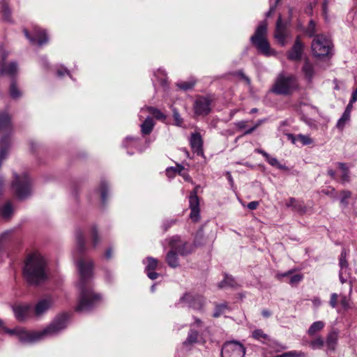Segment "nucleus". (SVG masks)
Masks as SVG:
<instances>
[{
	"instance_id": "obj_48",
	"label": "nucleus",
	"mask_w": 357,
	"mask_h": 357,
	"mask_svg": "<svg viewBox=\"0 0 357 357\" xmlns=\"http://www.w3.org/2000/svg\"><path fill=\"white\" fill-rule=\"evenodd\" d=\"M339 264L340 266V270L346 271L347 268V262L346 260V253L344 251H342L340 255Z\"/></svg>"
},
{
	"instance_id": "obj_22",
	"label": "nucleus",
	"mask_w": 357,
	"mask_h": 357,
	"mask_svg": "<svg viewBox=\"0 0 357 357\" xmlns=\"http://www.w3.org/2000/svg\"><path fill=\"white\" fill-rule=\"evenodd\" d=\"M85 250V239L83 234L79 231L76 233V249L73 252L74 258L79 257L80 254Z\"/></svg>"
},
{
	"instance_id": "obj_24",
	"label": "nucleus",
	"mask_w": 357,
	"mask_h": 357,
	"mask_svg": "<svg viewBox=\"0 0 357 357\" xmlns=\"http://www.w3.org/2000/svg\"><path fill=\"white\" fill-rule=\"evenodd\" d=\"M287 137L293 144H296L297 142H301L302 145H308L312 143V139L307 135L300 134L295 136L292 134H289Z\"/></svg>"
},
{
	"instance_id": "obj_59",
	"label": "nucleus",
	"mask_w": 357,
	"mask_h": 357,
	"mask_svg": "<svg viewBox=\"0 0 357 357\" xmlns=\"http://www.w3.org/2000/svg\"><path fill=\"white\" fill-rule=\"evenodd\" d=\"M280 0H275V3L270 6L268 11L266 13V17H270L272 13L275 11L277 4Z\"/></svg>"
},
{
	"instance_id": "obj_39",
	"label": "nucleus",
	"mask_w": 357,
	"mask_h": 357,
	"mask_svg": "<svg viewBox=\"0 0 357 357\" xmlns=\"http://www.w3.org/2000/svg\"><path fill=\"white\" fill-rule=\"evenodd\" d=\"M146 261L147 265L145 268L146 271H154L156 269L158 265V261L156 259L149 257L146 258Z\"/></svg>"
},
{
	"instance_id": "obj_33",
	"label": "nucleus",
	"mask_w": 357,
	"mask_h": 357,
	"mask_svg": "<svg viewBox=\"0 0 357 357\" xmlns=\"http://www.w3.org/2000/svg\"><path fill=\"white\" fill-rule=\"evenodd\" d=\"M309 344L310 347L314 350L321 349L324 347L325 342L324 339L319 335L317 336L314 339L312 340Z\"/></svg>"
},
{
	"instance_id": "obj_57",
	"label": "nucleus",
	"mask_w": 357,
	"mask_h": 357,
	"mask_svg": "<svg viewBox=\"0 0 357 357\" xmlns=\"http://www.w3.org/2000/svg\"><path fill=\"white\" fill-rule=\"evenodd\" d=\"M262 120H259L258 121L255 125L254 126H252V128L246 130L245 132H244V135H250L251 134L254 130H255L262 123Z\"/></svg>"
},
{
	"instance_id": "obj_29",
	"label": "nucleus",
	"mask_w": 357,
	"mask_h": 357,
	"mask_svg": "<svg viewBox=\"0 0 357 357\" xmlns=\"http://www.w3.org/2000/svg\"><path fill=\"white\" fill-rule=\"evenodd\" d=\"M325 324L322 321H317L312 324L307 330V334L310 337L314 336L317 333L321 331L324 328Z\"/></svg>"
},
{
	"instance_id": "obj_17",
	"label": "nucleus",
	"mask_w": 357,
	"mask_h": 357,
	"mask_svg": "<svg viewBox=\"0 0 357 357\" xmlns=\"http://www.w3.org/2000/svg\"><path fill=\"white\" fill-rule=\"evenodd\" d=\"M275 38L282 45L284 46L286 43V26L282 22V17L280 16L276 22V27L274 34Z\"/></svg>"
},
{
	"instance_id": "obj_4",
	"label": "nucleus",
	"mask_w": 357,
	"mask_h": 357,
	"mask_svg": "<svg viewBox=\"0 0 357 357\" xmlns=\"http://www.w3.org/2000/svg\"><path fill=\"white\" fill-rule=\"evenodd\" d=\"M266 35L267 22L264 20L257 27L255 34L250 38V41L264 55L266 56L275 55L276 52L271 48Z\"/></svg>"
},
{
	"instance_id": "obj_14",
	"label": "nucleus",
	"mask_w": 357,
	"mask_h": 357,
	"mask_svg": "<svg viewBox=\"0 0 357 357\" xmlns=\"http://www.w3.org/2000/svg\"><path fill=\"white\" fill-rule=\"evenodd\" d=\"M304 50V45L297 36L291 49L287 52V58L291 61H300Z\"/></svg>"
},
{
	"instance_id": "obj_41",
	"label": "nucleus",
	"mask_w": 357,
	"mask_h": 357,
	"mask_svg": "<svg viewBox=\"0 0 357 357\" xmlns=\"http://www.w3.org/2000/svg\"><path fill=\"white\" fill-rule=\"evenodd\" d=\"M227 309H228V306H227V303H225L217 305L215 306V312L213 313V317H220L222 314H223V313Z\"/></svg>"
},
{
	"instance_id": "obj_1",
	"label": "nucleus",
	"mask_w": 357,
	"mask_h": 357,
	"mask_svg": "<svg viewBox=\"0 0 357 357\" xmlns=\"http://www.w3.org/2000/svg\"><path fill=\"white\" fill-rule=\"evenodd\" d=\"M77 266L79 273V281L77 285L80 291V295L76 311H89L95 307L101 299L99 294H95L92 291L89 284V281L93 275V264L91 260H86L81 258L77 260Z\"/></svg>"
},
{
	"instance_id": "obj_19",
	"label": "nucleus",
	"mask_w": 357,
	"mask_h": 357,
	"mask_svg": "<svg viewBox=\"0 0 357 357\" xmlns=\"http://www.w3.org/2000/svg\"><path fill=\"white\" fill-rule=\"evenodd\" d=\"M339 334L336 331H331L327 335L326 339V347L327 351H335L338 342Z\"/></svg>"
},
{
	"instance_id": "obj_23",
	"label": "nucleus",
	"mask_w": 357,
	"mask_h": 357,
	"mask_svg": "<svg viewBox=\"0 0 357 357\" xmlns=\"http://www.w3.org/2000/svg\"><path fill=\"white\" fill-rule=\"evenodd\" d=\"M352 105H353L349 103L347 105L344 113L337 122L336 127L341 131L343 130L346 123L350 120L351 112L353 107Z\"/></svg>"
},
{
	"instance_id": "obj_18",
	"label": "nucleus",
	"mask_w": 357,
	"mask_h": 357,
	"mask_svg": "<svg viewBox=\"0 0 357 357\" xmlns=\"http://www.w3.org/2000/svg\"><path fill=\"white\" fill-rule=\"evenodd\" d=\"M13 310L17 320L24 321L28 317L32 310V307L29 304L19 305L13 306Z\"/></svg>"
},
{
	"instance_id": "obj_27",
	"label": "nucleus",
	"mask_w": 357,
	"mask_h": 357,
	"mask_svg": "<svg viewBox=\"0 0 357 357\" xmlns=\"http://www.w3.org/2000/svg\"><path fill=\"white\" fill-rule=\"evenodd\" d=\"M141 131L142 133L144 135H149L153 127H154V122L151 117L148 116L146 118L144 121L141 124Z\"/></svg>"
},
{
	"instance_id": "obj_11",
	"label": "nucleus",
	"mask_w": 357,
	"mask_h": 357,
	"mask_svg": "<svg viewBox=\"0 0 357 357\" xmlns=\"http://www.w3.org/2000/svg\"><path fill=\"white\" fill-rule=\"evenodd\" d=\"M180 302L186 303L188 307L195 310H201L204 305L205 299L202 296L186 293L180 298Z\"/></svg>"
},
{
	"instance_id": "obj_47",
	"label": "nucleus",
	"mask_w": 357,
	"mask_h": 357,
	"mask_svg": "<svg viewBox=\"0 0 357 357\" xmlns=\"http://www.w3.org/2000/svg\"><path fill=\"white\" fill-rule=\"evenodd\" d=\"M173 117L175 121V125L181 126L183 124V119L181 117L178 110L175 108L173 109Z\"/></svg>"
},
{
	"instance_id": "obj_5",
	"label": "nucleus",
	"mask_w": 357,
	"mask_h": 357,
	"mask_svg": "<svg viewBox=\"0 0 357 357\" xmlns=\"http://www.w3.org/2000/svg\"><path fill=\"white\" fill-rule=\"evenodd\" d=\"M298 89L296 76L280 73L272 87V91L278 95H289Z\"/></svg>"
},
{
	"instance_id": "obj_21",
	"label": "nucleus",
	"mask_w": 357,
	"mask_h": 357,
	"mask_svg": "<svg viewBox=\"0 0 357 357\" xmlns=\"http://www.w3.org/2000/svg\"><path fill=\"white\" fill-rule=\"evenodd\" d=\"M17 73V64L10 62L8 65L6 63H0V74L14 77Z\"/></svg>"
},
{
	"instance_id": "obj_8",
	"label": "nucleus",
	"mask_w": 357,
	"mask_h": 357,
	"mask_svg": "<svg viewBox=\"0 0 357 357\" xmlns=\"http://www.w3.org/2000/svg\"><path fill=\"white\" fill-rule=\"evenodd\" d=\"M245 349L237 341L225 342L221 350V357H244Z\"/></svg>"
},
{
	"instance_id": "obj_28",
	"label": "nucleus",
	"mask_w": 357,
	"mask_h": 357,
	"mask_svg": "<svg viewBox=\"0 0 357 357\" xmlns=\"http://www.w3.org/2000/svg\"><path fill=\"white\" fill-rule=\"evenodd\" d=\"M302 70L305 75V78L310 82L314 75V69L313 65L307 60H306L303 63Z\"/></svg>"
},
{
	"instance_id": "obj_45",
	"label": "nucleus",
	"mask_w": 357,
	"mask_h": 357,
	"mask_svg": "<svg viewBox=\"0 0 357 357\" xmlns=\"http://www.w3.org/2000/svg\"><path fill=\"white\" fill-rule=\"evenodd\" d=\"M316 24L315 22L311 20L309 22L307 29V33L309 35L310 37L315 36L316 33Z\"/></svg>"
},
{
	"instance_id": "obj_52",
	"label": "nucleus",
	"mask_w": 357,
	"mask_h": 357,
	"mask_svg": "<svg viewBox=\"0 0 357 357\" xmlns=\"http://www.w3.org/2000/svg\"><path fill=\"white\" fill-rule=\"evenodd\" d=\"M337 298H338V295L336 293H333L331 295V298H330L329 304H330L331 307L335 308L337 307Z\"/></svg>"
},
{
	"instance_id": "obj_44",
	"label": "nucleus",
	"mask_w": 357,
	"mask_h": 357,
	"mask_svg": "<svg viewBox=\"0 0 357 357\" xmlns=\"http://www.w3.org/2000/svg\"><path fill=\"white\" fill-rule=\"evenodd\" d=\"M99 190L101 194L102 201V202H105L106 201L107 191V183L105 181H102L100 183Z\"/></svg>"
},
{
	"instance_id": "obj_58",
	"label": "nucleus",
	"mask_w": 357,
	"mask_h": 357,
	"mask_svg": "<svg viewBox=\"0 0 357 357\" xmlns=\"http://www.w3.org/2000/svg\"><path fill=\"white\" fill-rule=\"evenodd\" d=\"M8 55V53L6 52V50L3 47H0V56L1 58V60L0 61V63H5V60L7 58Z\"/></svg>"
},
{
	"instance_id": "obj_35",
	"label": "nucleus",
	"mask_w": 357,
	"mask_h": 357,
	"mask_svg": "<svg viewBox=\"0 0 357 357\" xmlns=\"http://www.w3.org/2000/svg\"><path fill=\"white\" fill-rule=\"evenodd\" d=\"M198 337V332L194 330H190L186 340L183 342L184 346L197 342Z\"/></svg>"
},
{
	"instance_id": "obj_2",
	"label": "nucleus",
	"mask_w": 357,
	"mask_h": 357,
	"mask_svg": "<svg viewBox=\"0 0 357 357\" xmlns=\"http://www.w3.org/2000/svg\"><path fill=\"white\" fill-rule=\"evenodd\" d=\"M23 276L31 285H38L47 279V261L41 254L34 252L27 257L23 268Z\"/></svg>"
},
{
	"instance_id": "obj_20",
	"label": "nucleus",
	"mask_w": 357,
	"mask_h": 357,
	"mask_svg": "<svg viewBox=\"0 0 357 357\" xmlns=\"http://www.w3.org/2000/svg\"><path fill=\"white\" fill-rule=\"evenodd\" d=\"M287 207L291 208L293 211L303 215L307 212V207L304 204L295 198L291 197L286 203Z\"/></svg>"
},
{
	"instance_id": "obj_7",
	"label": "nucleus",
	"mask_w": 357,
	"mask_h": 357,
	"mask_svg": "<svg viewBox=\"0 0 357 357\" xmlns=\"http://www.w3.org/2000/svg\"><path fill=\"white\" fill-rule=\"evenodd\" d=\"M12 185L19 199H25L31 194V182L26 173H23L20 176L14 174V181Z\"/></svg>"
},
{
	"instance_id": "obj_12",
	"label": "nucleus",
	"mask_w": 357,
	"mask_h": 357,
	"mask_svg": "<svg viewBox=\"0 0 357 357\" xmlns=\"http://www.w3.org/2000/svg\"><path fill=\"white\" fill-rule=\"evenodd\" d=\"M24 33L26 38L33 45L38 44L39 46H42L48 42V37L46 32L40 28L35 27L33 29L34 36L31 37L26 29H24Z\"/></svg>"
},
{
	"instance_id": "obj_3",
	"label": "nucleus",
	"mask_w": 357,
	"mask_h": 357,
	"mask_svg": "<svg viewBox=\"0 0 357 357\" xmlns=\"http://www.w3.org/2000/svg\"><path fill=\"white\" fill-rule=\"evenodd\" d=\"M68 316L63 314L56 317L53 321L44 330L40 331L28 332L20 328L17 337L22 343H33L40 341L45 337L57 335L65 329L68 325Z\"/></svg>"
},
{
	"instance_id": "obj_42",
	"label": "nucleus",
	"mask_w": 357,
	"mask_h": 357,
	"mask_svg": "<svg viewBox=\"0 0 357 357\" xmlns=\"http://www.w3.org/2000/svg\"><path fill=\"white\" fill-rule=\"evenodd\" d=\"M184 167L181 165H177L176 167H169L167 169V174L169 177L174 176L175 173L181 174L183 172Z\"/></svg>"
},
{
	"instance_id": "obj_37",
	"label": "nucleus",
	"mask_w": 357,
	"mask_h": 357,
	"mask_svg": "<svg viewBox=\"0 0 357 357\" xmlns=\"http://www.w3.org/2000/svg\"><path fill=\"white\" fill-rule=\"evenodd\" d=\"M146 110L151 114L156 119L158 120H165L166 116L164 114H162L159 109L153 107H149L146 108Z\"/></svg>"
},
{
	"instance_id": "obj_53",
	"label": "nucleus",
	"mask_w": 357,
	"mask_h": 357,
	"mask_svg": "<svg viewBox=\"0 0 357 357\" xmlns=\"http://www.w3.org/2000/svg\"><path fill=\"white\" fill-rule=\"evenodd\" d=\"M190 210H191V212L190 214V218L195 222L197 221L199 218L200 209H190Z\"/></svg>"
},
{
	"instance_id": "obj_25",
	"label": "nucleus",
	"mask_w": 357,
	"mask_h": 357,
	"mask_svg": "<svg viewBox=\"0 0 357 357\" xmlns=\"http://www.w3.org/2000/svg\"><path fill=\"white\" fill-rule=\"evenodd\" d=\"M13 214V206L10 202H7L0 206V215L6 220L10 218Z\"/></svg>"
},
{
	"instance_id": "obj_61",
	"label": "nucleus",
	"mask_w": 357,
	"mask_h": 357,
	"mask_svg": "<svg viewBox=\"0 0 357 357\" xmlns=\"http://www.w3.org/2000/svg\"><path fill=\"white\" fill-rule=\"evenodd\" d=\"M146 272L147 276L151 280H155L158 277V273H155L154 271H148Z\"/></svg>"
},
{
	"instance_id": "obj_40",
	"label": "nucleus",
	"mask_w": 357,
	"mask_h": 357,
	"mask_svg": "<svg viewBox=\"0 0 357 357\" xmlns=\"http://www.w3.org/2000/svg\"><path fill=\"white\" fill-rule=\"evenodd\" d=\"M236 282L234 278L231 276L227 275L223 281L219 283L218 286L220 288L225 287H234L236 286Z\"/></svg>"
},
{
	"instance_id": "obj_60",
	"label": "nucleus",
	"mask_w": 357,
	"mask_h": 357,
	"mask_svg": "<svg viewBox=\"0 0 357 357\" xmlns=\"http://www.w3.org/2000/svg\"><path fill=\"white\" fill-rule=\"evenodd\" d=\"M56 74L59 77H62L65 74H68L69 75V72L68 70L64 68V67H61V68L58 69L57 71H56Z\"/></svg>"
},
{
	"instance_id": "obj_63",
	"label": "nucleus",
	"mask_w": 357,
	"mask_h": 357,
	"mask_svg": "<svg viewBox=\"0 0 357 357\" xmlns=\"http://www.w3.org/2000/svg\"><path fill=\"white\" fill-rule=\"evenodd\" d=\"M356 101H357V88L355 89V91H353V93L351 94V100L349 103L353 105Z\"/></svg>"
},
{
	"instance_id": "obj_15",
	"label": "nucleus",
	"mask_w": 357,
	"mask_h": 357,
	"mask_svg": "<svg viewBox=\"0 0 357 357\" xmlns=\"http://www.w3.org/2000/svg\"><path fill=\"white\" fill-rule=\"evenodd\" d=\"M190 145L192 151L197 155L204 156L203 139L199 132H192L189 139Z\"/></svg>"
},
{
	"instance_id": "obj_49",
	"label": "nucleus",
	"mask_w": 357,
	"mask_h": 357,
	"mask_svg": "<svg viewBox=\"0 0 357 357\" xmlns=\"http://www.w3.org/2000/svg\"><path fill=\"white\" fill-rule=\"evenodd\" d=\"M321 192L326 195L330 196L333 199L337 198V194L335 188H328V189H324Z\"/></svg>"
},
{
	"instance_id": "obj_56",
	"label": "nucleus",
	"mask_w": 357,
	"mask_h": 357,
	"mask_svg": "<svg viewBox=\"0 0 357 357\" xmlns=\"http://www.w3.org/2000/svg\"><path fill=\"white\" fill-rule=\"evenodd\" d=\"M155 77H158V76H161L160 77V82H161V84L162 85H164L165 82H166V79H165V71L161 70V69H159L157 73H155Z\"/></svg>"
},
{
	"instance_id": "obj_9",
	"label": "nucleus",
	"mask_w": 357,
	"mask_h": 357,
	"mask_svg": "<svg viewBox=\"0 0 357 357\" xmlns=\"http://www.w3.org/2000/svg\"><path fill=\"white\" fill-rule=\"evenodd\" d=\"M169 245L171 249L181 256L188 255L192 251V246L188 242L183 241L178 236L172 237Z\"/></svg>"
},
{
	"instance_id": "obj_46",
	"label": "nucleus",
	"mask_w": 357,
	"mask_h": 357,
	"mask_svg": "<svg viewBox=\"0 0 357 357\" xmlns=\"http://www.w3.org/2000/svg\"><path fill=\"white\" fill-rule=\"evenodd\" d=\"M92 236V243L93 247H96L100 243V238L98 237V230L96 227H93L91 229Z\"/></svg>"
},
{
	"instance_id": "obj_6",
	"label": "nucleus",
	"mask_w": 357,
	"mask_h": 357,
	"mask_svg": "<svg viewBox=\"0 0 357 357\" xmlns=\"http://www.w3.org/2000/svg\"><path fill=\"white\" fill-rule=\"evenodd\" d=\"M332 47L331 39L323 34L316 35L311 44L312 54L316 57H324L329 55Z\"/></svg>"
},
{
	"instance_id": "obj_10",
	"label": "nucleus",
	"mask_w": 357,
	"mask_h": 357,
	"mask_svg": "<svg viewBox=\"0 0 357 357\" xmlns=\"http://www.w3.org/2000/svg\"><path fill=\"white\" fill-rule=\"evenodd\" d=\"M54 303L55 299L52 296H46L40 299L33 308L34 315L37 317L43 316L54 306Z\"/></svg>"
},
{
	"instance_id": "obj_64",
	"label": "nucleus",
	"mask_w": 357,
	"mask_h": 357,
	"mask_svg": "<svg viewBox=\"0 0 357 357\" xmlns=\"http://www.w3.org/2000/svg\"><path fill=\"white\" fill-rule=\"evenodd\" d=\"M259 206V202L256 201L250 202L248 204V208L250 210H255Z\"/></svg>"
},
{
	"instance_id": "obj_32",
	"label": "nucleus",
	"mask_w": 357,
	"mask_h": 357,
	"mask_svg": "<svg viewBox=\"0 0 357 357\" xmlns=\"http://www.w3.org/2000/svg\"><path fill=\"white\" fill-rule=\"evenodd\" d=\"M265 158L268 164L273 167H276L279 169L285 171L289 169L286 165L280 164L276 158L272 157L269 154H268V157H266Z\"/></svg>"
},
{
	"instance_id": "obj_51",
	"label": "nucleus",
	"mask_w": 357,
	"mask_h": 357,
	"mask_svg": "<svg viewBox=\"0 0 357 357\" xmlns=\"http://www.w3.org/2000/svg\"><path fill=\"white\" fill-rule=\"evenodd\" d=\"M340 304L344 310H347L350 308L349 301L345 296H341Z\"/></svg>"
},
{
	"instance_id": "obj_54",
	"label": "nucleus",
	"mask_w": 357,
	"mask_h": 357,
	"mask_svg": "<svg viewBox=\"0 0 357 357\" xmlns=\"http://www.w3.org/2000/svg\"><path fill=\"white\" fill-rule=\"evenodd\" d=\"M10 13H10L9 8L6 5H4L3 6V17L6 20L10 21Z\"/></svg>"
},
{
	"instance_id": "obj_13",
	"label": "nucleus",
	"mask_w": 357,
	"mask_h": 357,
	"mask_svg": "<svg viewBox=\"0 0 357 357\" xmlns=\"http://www.w3.org/2000/svg\"><path fill=\"white\" fill-rule=\"evenodd\" d=\"M211 100L208 98L199 97L194 104L195 112L197 115H207L211 111Z\"/></svg>"
},
{
	"instance_id": "obj_43",
	"label": "nucleus",
	"mask_w": 357,
	"mask_h": 357,
	"mask_svg": "<svg viewBox=\"0 0 357 357\" xmlns=\"http://www.w3.org/2000/svg\"><path fill=\"white\" fill-rule=\"evenodd\" d=\"M10 94L13 98H17L21 96V93L17 89L15 82L13 81L10 86Z\"/></svg>"
},
{
	"instance_id": "obj_62",
	"label": "nucleus",
	"mask_w": 357,
	"mask_h": 357,
	"mask_svg": "<svg viewBox=\"0 0 357 357\" xmlns=\"http://www.w3.org/2000/svg\"><path fill=\"white\" fill-rule=\"evenodd\" d=\"M174 220H169L164 222L163 227L164 229L166 231L169 227H170L172 225H173L175 223Z\"/></svg>"
},
{
	"instance_id": "obj_34",
	"label": "nucleus",
	"mask_w": 357,
	"mask_h": 357,
	"mask_svg": "<svg viewBox=\"0 0 357 357\" xmlns=\"http://www.w3.org/2000/svg\"><path fill=\"white\" fill-rule=\"evenodd\" d=\"M340 196H341V198H340V204L342 206H343L344 207H347L348 205H349V202H348V199L351 197V192L349 191V190H342L340 192Z\"/></svg>"
},
{
	"instance_id": "obj_26",
	"label": "nucleus",
	"mask_w": 357,
	"mask_h": 357,
	"mask_svg": "<svg viewBox=\"0 0 357 357\" xmlns=\"http://www.w3.org/2000/svg\"><path fill=\"white\" fill-rule=\"evenodd\" d=\"M166 261L172 268H176L179 266V261L177 253L172 249L166 255Z\"/></svg>"
},
{
	"instance_id": "obj_50",
	"label": "nucleus",
	"mask_w": 357,
	"mask_h": 357,
	"mask_svg": "<svg viewBox=\"0 0 357 357\" xmlns=\"http://www.w3.org/2000/svg\"><path fill=\"white\" fill-rule=\"evenodd\" d=\"M302 279H303V275H301V274H296V275H292L290 278L289 283L291 285H294V284H296L299 283L302 280Z\"/></svg>"
},
{
	"instance_id": "obj_16",
	"label": "nucleus",
	"mask_w": 357,
	"mask_h": 357,
	"mask_svg": "<svg viewBox=\"0 0 357 357\" xmlns=\"http://www.w3.org/2000/svg\"><path fill=\"white\" fill-rule=\"evenodd\" d=\"M12 130L10 115L6 112H0V134L8 135Z\"/></svg>"
},
{
	"instance_id": "obj_38",
	"label": "nucleus",
	"mask_w": 357,
	"mask_h": 357,
	"mask_svg": "<svg viewBox=\"0 0 357 357\" xmlns=\"http://www.w3.org/2000/svg\"><path fill=\"white\" fill-rule=\"evenodd\" d=\"M252 337L261 342H264L265 340H268V336L267 334L264 333V331L261 329H256L252 332Z\"/></svg>"
},
{
	"instance_id": "obj_30",
	"label": "nucleus",
	"mask_w": 357,
	"mask_h": 357,
	"mask_svg": "<svg viewBox=\"0 0 357 357\" xmlns=\"http://www.w3.org/2000/svg\"><path fill=\"white\" fill-rule=\"evenodd\" d=\"M197 188L192 191L189 196V204L190 209H199V201L197 197Z\"/></svg>"
},
{
	"instance_id": "obj_55",
	"label": "nucleus",
	"mask_w": 357,
	"mask_h": 357,
	"mask_svg": "<svg viewBox=\"0 0 357 357\" xmlns=\"http://www.w3.org/2000/svg\"><path fill=\"white\" fill-rule=\"evenodd\" d=\"M20 328H16L14 329H8L3 326V328H2L1 329H3L6 333H7L10 335L17 336V333H19Z\"/></svg>"
},
{
	"instance_id": "obj_31",
	"label": "nucleus",
	"mask_w": 357,
	"mask_h": 357,
	"mask_svg": "<svg viewBox=\"0 0 357 357\" xmlns=\"http://www.w3.org/2000/svg\"><path fill=\"white\" fill-rule=\"evenodd\" d=\"M338 167L342 171L341 180L343 183L350 181V172L344 163L338 162Z\"/></svg>"
},
{
	"instance_id": "obj_36",
	"label": "nucleus",
	"mask_w": 357,
	"mask_h": 357,
	"mask_svg": "<svg viewBox=\"0 0 357 357\" xmlns=\"http://www.w3.org/2000/svg\"><path fill=\"white\" fill-rule=\"evenodd\" d=\"M195 82L194 79H190L188 81L178 82L176 85L179 89L187 91L191 89L195 86Z\"/></svg>"
}]
</instances>
